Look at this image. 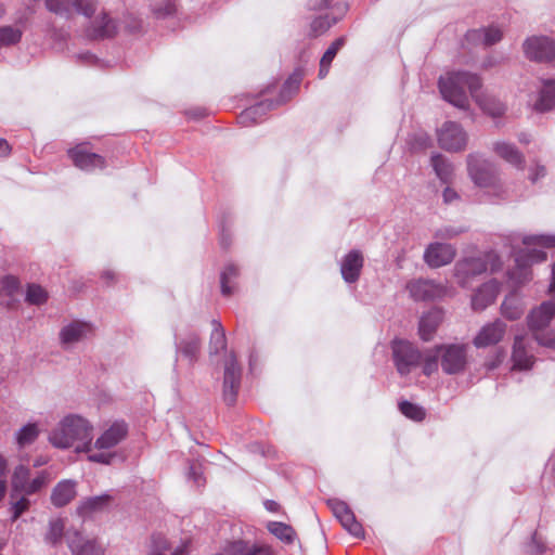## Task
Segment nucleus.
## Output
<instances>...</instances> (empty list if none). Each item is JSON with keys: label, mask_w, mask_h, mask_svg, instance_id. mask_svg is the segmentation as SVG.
<instances>
[{"label": "nucleus", "mask_w": 555, "mask_h": 555, "mask_svg": "<svg viewBox=\"0 0 555 555\" xmlns=\"http://www.w3.org/2000/svg\"><path fill=\"white\" fill-rule=\"evenodd\" d=\"M93 328L90 323L73 321L64 325L60 331V343L63 349L69 350L77 344L86 340L92 335Z\"/></svg>", "instance_id": "ddd939ff"}, {"label": "nucleus", "mask_w": 555, "mask_h": 555, "mask_svg": "<svg viewBox=\"0 0 555 555\" xmlns=\"http://www.w3.org/2000/svg\"><path fill=\"white\" fill-rule=\"evenodd\" d=\"M399 409L403 415L413 421H422L425 417L424 409L409 401L400 402Z\"/></svg>", "instance_id": "49530a36"}, {"label": "nucleus", "mask_w": 555, "mask_h": 555, "mask_svg": "<svg viewBox=\"0 0 555 555\" xmlns=\"http://www.w3.org/2000/svg\"><path fill=\"white\" fill-rule=\"evenodd\" d=\"M27 494L23 492H14L10 491V512H11V521H16L24 513H26L30 507V501L27 498Z\"/></svg>", "instance_id": "c9c22d12"}, {"label": "nucleus", "mask_w": 555, "mask_h": 555, "mask_svg": "<svg viewBox=\"0 0 555 555\" xmlns=\"http://www.w3.org/2000/svg\"><path fill=\"white\" fill-rule=\"evenodd\" d=\"M267 529L269 530L270 533H272L274 537H276L279 540L286 544L294 543L297 537L293 527L284 522L270 521L267 525Z\"/></svg>", "instance_id": "e433bc0d"}, {"label": "nucleus", "mask_w": 555, "mask_h": 555, "mask_svg": "<svg viewBox=\"0 0 555 555\" xmlns=\"http://www.w3.org/2000/svg\"><path fill=\"white\" fill-rule=\"evenodd\" d=\"M548 292L551 294H555V262L552 264L551 283L548 286Z\"/></svg>", "instance_id": "774afa93"}, {"label": "nucleus", "mask_w": 555, "mask_h": 555, "mask_svg": "<svg viewBox=\"0 0 555 555\" xmlns=\"http://www.w3.org/2000/svg\"><path fill=\"white\" fill-rule=\"evenodd\" d=\"M524 52L529 60L551 62L555 59V42L548 37L533 36L524 42Z\"/></svg>", "instance_id": "9d476101"}, {"label": "nucleus", "mask_w": 555, "mask_h": 555, "mask_svg": "<svg viewBox=\"0 0 555 555\" xmlns=\"http://www.w3.org/2000/svg\"><path fill=\"white\" fill-rule=\"evenodd\" d=\"M492 150L495 155L506 163L518 169H524L525 157L515 144L506 141H496L493 143Z\"/></svg>", "instance_id": "b1692460"}, {"label": "nucleus", "mask_w": 555, "mask_h": 555, "mask_svg": "<svg viewBox=\"0 0 555 555\" xmlns=\"http://www.w3.org/2000/svg\"><path fill=\"white\" fill-rule=\"evenodd\" d=\"M274 106L273 101L263 100L246 109L237 117L238 124L244 127L253 126L261 120L268 111Z\"/></svg>", "instance_id": "cd10ccee"}, {"label": "nucleus", "mask_w": 555, "mask_h": 555, "mask_svg": "<svg viewBox=\"0 0 555 555\" xmlns=\"http://www.w3.org/2000/svg\"><path fill=\"white\" fill-rule=\"evenodd\" d=\"M341 526L353 537L362 538L364 535V530L362 525L357 520L353 512L345 515L343 519L339 520Z\"/></svg>", "instance_id": "c03bdc74"}, {"label": "nucleus", "mask_w": 555, "mask_h": 555, "mask_svg": "<svg viewBox=\"0 0 555 555\" xmlns=\"http://www.w3.org/2000/svg\"><path fill=\"white\" fill-rule=\"evenodd\" d=\"M467 171L472 181L480 189L499 195L502 189L493 165L481 155L473 153L467 156Z\"/></svg>", "instance_id": "0eeeda50"}, {"label": "nucleus", "mask_w": 555, "mask_h": 555, "mask_svg": "<svg viewBox=\"0 0 555 555\" xmlns=\"http://www.w3.org/2000/svg\"><path fill=\"white\" fill-rule=\"evenodd\" d=\"M65 519L53 518L49 521L48 530L44 534L46 543L50 545L59 544L65 535Z\"/></svg>", "instance_id": "ea45409f"}, {"label": "nucleus", "mask_w": 555, "mask_h": 555, "mask_svg": "<svg viewBox=\"0 0 555 555\" xmlns=\"http://www.w3.org/2000/svg\"><path fill=\"white\" fill-rule=\"evenodd\" d=\"M441 366L447 374L461 372L466 364V351L461 345L441 346L438 348Z\"/></svg>", "instance_id": "2eb2a0df"}, {"label": "nucleus", "mask_w": 555, "mask_h": 555, "mask_svg": "<svg viewBox=\"0 0 555 555\" xmlns=\"http://www.w3.org/2000/svg\"><path fill=\"white\" fill-rule=\"evenodd\" d=\"M438 358L439 351H430L425 354H422L423 362V373L427 376H430L434 372L438 370Z\"/></svg>", "instance_id": "8fccbe9b"}, {"label": "nucleus", "mask_w": 555, "mask_h": 555, "mask_svg": "<svg viewBox=\"0 0 555 555\" xmlns=\"http://www.w3.org/2000/svg\"><path fill=\"white\" fill-rule=\"evenodd\" d=\"M116 31V24L106 14L98 16L93 23L89 36L94 39L111 37Z\"/></svg>", "instance_id": "473e14b6"}, {"label": "nucleus", "mask_w": 555, "mask_h": 555, "mask_svg": "<svg viewBox=\"0 0 555 555\" xmlns=\"http://www.w3.org/2000/svg\"><path fill=\"white\" fill-rule=\"evenodd\" d=\"M238 270L234 264H228L221 273V292L224 296H230L233 293L231 286L232 279L236 278Z\"/></svg>", "instance_id": "a18cd8bd"}, {"label": "nucleus", "mask_w": 555, "mask_h": 555, "mask_svg": "<svg viewBox=\"0 0 555 555\" xmlns=\"http://www.w3.org/2000/svg\"><path fill=\"white\" fill-rule=\"evenodd\" d=\"M2 286L9 295H12L18 288V280L14 276H5L2 279Z\"/></svg>", "instance_id": "4d7b16f0"}, {"label": "nucleus", "mask_w": 555, "mask_h": 555, "mask_svg": "<svg viewBox=\"0 0 555 555\" xmlns=\"http://www.w3.org/2000/svg\"><path fill=\"white\" fill-rule=\"evenodd\" d=\"M48 299V293L39 285L31 284L27 288L26 300L31 305H42Z\"/></svg>", "instance_id": "09e8293b"}, {"label": "nucleus", "mask_w": 555, "mask_h": 555, "mask_svg": "<svg viewBox=\"0 0 555 555\" xmlns=\"http://www.w3.org/2000/svg\"><path fill=\"white\" fill-rule=\"evenodd\" d=\"M512 359L515 369L528 370L532 366L534 358L531 339L528 336L515 337Z\"/></svg>", "instance_id": "6ab92c4d"}, {"label": "nucleus", "mask_w": 555, "mask_h": 555, "mask_svg": "<svg viewBox=\"0 0 555 555\" xmlns=\"http://www.w3.org/2000/svg\"><path fill=\"white\" fill-rule=\"evenodd\" d=\"M417 147L426 149L429 145V138L426 134H418L415 137Z\"/></svg>", "instance_id": "e2e57ef3"}, {"label": "nucleus", "mask_w": 555, "mask_h": 555, "mask_svg": "<svg viewBox=\"0 0 555 555\" xmlns=\"http://www.w3.org/2000/svg\"><path fill=\"white\" fill-rule=\"evenodd\" d=\"M111 500L112 498L108 494L83 499L77 506L76 512L82 518L91 517L92 515L106 509L111 503Z\"/></svg>", "instance_id": "bb28decb"}, {"label": "nucleus", "mask_w": 555, "mask_h": 555, "mask_svg": "<svg viewBox=\"0 0 555 555\" xmlns=\"http://www.w3.org/2000/svg\"><path fill=\"white\" fill-rule=\"evenodd\" d=\"M455 257V248L450 244L431 243L424 253V261L430 268H440L449 264Z\"/></svg>", "instance_id": "f3484780"}, {"label": "nucleus", "mask_w": 555, "mask_h": 555, "mask_svg": "<svg viewBox=\"0 0 555 555\" xmlns=\"http://www.w3.org/2000/svg\"><path fill=\"white\" fill-rule=\"evenodd\" d=\"M502 31L500 28L490 26L482 29L469 30L466 35L468 41H481L485 46H492L502 39Z\"/></svg>", "instance_id": "2f4dec72"}, {"label": "nucleus", "mask_w": 555, "mask_h": 555, "mask_svg": "<svg viewBox=\"0 0 555 555\" xmlns=\"http://www.w3.org/2000/svg\"><path fill=\"white\" fill-rule=\"evenodd\" d=\"M69 156L76 167L81 170L92 171L96 168H104V158L95 153L87 151L85 145H78L69 151Z\"/></svg>", "instance_id": "aec40b11"}, {"label": "nucleus", "mask_w": 555, "mask_h": 555, "mask_svg": "<svg viewBox=\"0 0 555 555\" xmlns=\"http://www.w3.org/2000/svg\"><path fill=\"white\" fill-rule=\"evenodd\" d=\"M529 547V552L532 554H540L544 551V546L537 542L535 537H533L532 543Z\"/></svg>", "instance_id": "69168bd1"}, {"label": "nucleus", "mask_w": 555, "mask_h": 555, "mask_svg": "<svg viewBox=\"0 0 555 555\" xmlns=\"http://www.w3.org/2000/svg\"><path fill=\"white\" fill-rule=\"evenodd\" d=\"M177 353L184 357L193 365L201 351V340L197 334L190 333L186 337L179 339L176 337Z\"/></svg>", "instance_id": "393cba45"}, {"label": "nucleus", "mask_w": 555, "mask_h": 555, "mask_svg": "<svg viewBox=\"0 0 555 555\" xmlns=\"http://www.w3.org/2000/svg\"><path fill=\"white\" fill-rule=\"evenodd\" d=\"M169 550L167 539L162 534H154L152 537L151 550L149 555H164Z\"/></svg>", "instance_id": "3c124183"}, {"label": "nucleus", "mask_w": 555, "mask_h": 555, "mask_svg": "<svg viewBox=\"0 0 555 555\" xmlns=\"http://www.w3.org/2000/svg\"><path fill=\"white\" fill-rule=\"evenodd\" d=\"M30 477V469L25 465H17L11 478V491L23 492Z\"/></svg>", "instance_id": "a19ab883"}, {"label": "nucleus", "mask_w": 555, "mask_h": 555, "mask_svg": "<svg viewBox=\"0 0 555 555\" xmlns=\"http://www.w3.org/2000/svg\"><path fill=\"white\" fill-rule=\"evenodd\" d=\"M345 44V38L340 37L336 39L325 51L323 54L321 61H320V70H319V77L324 78L330 70L331 63L335 59L337 52L341 49V47Z\"/></svg>", "instance_id": "58836bf2"}, {"label": "nucleus", "mask_w": 555, "mask_h": 555, "mask_svg": "<svg viewBox=\"0 0 555 555\" xmlns=\"http://www.w3.org/2000/svg\"><path fill=\"white\" fill-rule=\"evenodd\" d=\"M392 356L400 375H408L420 365L422 353L409 341L395 340L392 343Z\"/></svg>", "instance_id": "6e6552de"}, {"label": "nucleus", "mask_w": 555, "mask_h": 555, "mask_svg": "<svg viewBox=\"0 0 555 555\" xmlns=\"http://www.w3.org/2000/svg\"><path fill=\"white\" fill-rule=\"evenodd\" d=\"M555 313V301H544L528 315V325L534 340L544 347L555 348V332L546 330Z\"/></svg>", "instance_id": "423d86ee"}, {"label": "nucleus", "mask_w": 555, "mask_h": 555, "mask_svg": "<svg viewBox=\"0 0 555 555\" xmlns=\"http://www.w3.org/2000/svg\"><path fill=\"white\" fill-rule=\"evenodd\" d=\"M189 554V542L185 541L181 545L177 546L171 555H188Z\"/></svg>", "instance_id": "680f3d73"}, {"label": "nucleus", "mask_w": 555, "mask_h": 555, "mask_svg": "<svg viewBox=\"0 0 555 555\" xmlns=\"http://www.w3.org/2000/svg\"><path fill=\"white\" fill-rule=\"evenodd\" d=\"M328 505H330L333 514L335 515V517L338 520L343 519L345 517V515H347L350 512H352L350 509V507L347 505V503H345L344 501L330 500L328 501Z\"/></svg>", "instance_id": "864d4df0"}, {"label": "nucleus", "mask_w": 555, "mask_h": 555, "mask_svg": "<svg viewBox=\"0 0 555 555\" xmlns=\"http://www.w3.org/2000/svg\"><path fill=\"white\" fill-rule=\"evenodd\" d=\"M506 332V324L501 320H495L483 325L474 338V345L477 348H485L495 345L502 340Z\"/></svg>", "instance_id": "a211bd4d"}, {"label": "nucleus", "mask_w": 555, "mask_h": 555, "mask_svg": "<svg viewBox=\"0 0 555 555\" xmlns=\"http://www.w3.org/2000/svg\"><path fill=\"white\" fill-rule=\"evenodd\" d=\"M212 331L209 340V350L211 354H217L227 347V338L221 323L212 320Z\"/></svg>", "instance_id": "4c0bfd02"}, {"label": "nucleus", "mask_w": 555, "mask_h": 555, "mask_svg": "<svg viewBox=\"0 0 555 555\" xmlns=\"http://www.w3.org/2000/svg\"><path fill=\"white\" fill-rule=\"evenodd\" d=\"M465 230L463 228H455V227H443L436 231L435 236L438 238H453L457 236L459 234L463 233Z\"/></svg>", "instance_id": "5fc2aeb1"}, {"label": "nucleus", "mask_w": 555, "mask_h": 555, "mask_svg": "<svg viewBox=\"0 0 555 555\" xmlns=\"http://www.w3.org/2000/svg\"><path fill=\"white\" fill-rule=\"evenodd\" d=\"M216 555H273V551L269 545L236 540L228 542L222 552Z\"/></svg>", "instance_id": "412c9836"}, {"label": "nucleus", "mask_w": 555, "mask_h": 555, "mask_svg": "<svg viewBox=\"0 0 555 555\" xmlns=\"http://www.w3.org/2000/svg\"><path fill=\"white\" fill-rule=\"evenodd\" d=\"M415 300H435L447 295V287L433 280L418 279L411 281L406 286Z\"/></svg>", "instance_id": "4468645a"}, {"label": "nucleus", "mask_w": 555, "mask_h": 555, "mask_svg": "<svg viewBox=\"0 0 555 555\" xmlns=\"http://www.w3.org/2000/svg\"><path fill=\"white\" fill-rule=\"evenodd\" d=\"M546 175V169L544 166L542 165H534L533 167L530 168V175H529V179L531 182H537L540 178H543L544 176Z\"/></svg>", "instance_id": "13d9d810"}, {"label": "nucleus", "mask_w": 555, "mask_h": 555, "mask_svg": "<svg viewBox=\"0 0 555 555\" xmlns=\"http://www.w3.org/2000/svg\"><path fill=\"white\" fill-rule=\"evenodd\" d=\"M46 8L57 15L69 16L73 13H80L87 17L95 11L93 0H44Z\"/></svg>", "instance_id": "9b49d317"}, {"label": "nucleus", "mask_w": 555, "mask_h": 555, "mask_svg": "<svg viewBox=\"0 0 555 555\" xmlns=\"http://www.w3.org/2000/svg\"><path fill=\"white\" fill-rule=\"evenodd\" d=\"M176 12V5L170 0H164L159 4L154 5L153 13L157 18H165Z\"/></svg>", "instance_id": "603ef678"}, {"label": "nucleus", "mask_w": 555, "mask_h": 555, "mask_svg": "<svg viewBox=\"0 0 555 555\" xmlns=\"http://www.w3.org/2000/svg\"><path fill=\"white\" fill-rule=\"evenodd\" d=\"M430 162L436 176L442 183L449 184L453 181V165L443 155L434 154Z\"/></svg>", "instance_id": "7c9ffc66"}, {"label": "nucleus", "mask_w": 555, "mask_h": 555, "mask_svg": "<svg viewBox=\"0 0 555 555\" xmlns=\"http://www.w3.org/2000/svg\"><path fill=\"white\" fill-rule=\"evenodd\" d=\"M330 1L331 0H309L308 8H309V10H314V11L323 10L328 7Z\"/></svg>", "instance_id": "052dcab7"}, {"label": "nucleus", "mask_w": 555, "mask_h": 555, "mask_svg": "<svg viewBox=\"0 0 555 555\" xmlns=\"http://www.w3.org/2000/svg\"><path fill=\"white\" fill-rule=\"evenodd\" d=\"M128 425L124 421H114L92 441L93 450L88 452L90 462L111 465L116 456L114 449L127 437Z\"/></svg>", "instance_id": "20e7f679"}, {"label": "nucleus", "mask_w": 555, "mask_h": 555, "mask_svg": "<svg viewBox=\"0 0 555 555\" xmlns=\"http://www.w3.org/2000/svg\"><path fill=\"white\" fill-rule=\"evenodd\" d=\"M300 81H301V75L298 73H295L284 83L283 92L288 91V90H296L298 88Z\"/></svg>", "instance_id": "bf43d9fd"}, {"label": "nucleus", "mask_w": 555, "mask_h": 555, "mask_svg": "<svg viewBox=\"0 0 555 555\" xmlns=\"http://www.w3.org/2000/svg\"><path fill=\"white\" fill-rule=\"evenodd\" d=\"M93 425L82 415L70 413L55 425L49 435V442L62 450L74 448L76 453L93 450Z\"/></svg>", "instance_id": "7ed1b4c3"}, {"label": "nucleus", "mask_w": 555, "mask_h": 555, "mask_svg": "<svg viewBox=\"0 0 555 555\" xmlns=\"http://www.w3.org/2000/svg\"><path fill=\"white\" fill-rule=\"evenodd\" d=\"M22 30L13 26L0 27V48L10 47L20 42L22 38Z\"/></svg>", "instance_id": "79ce46f5"}, {"label": "nucleus", "mask_w": 555, "mask_h": 555, "mask_svg": "<svg viewBox=\"0 0 555 555\" xmlns=\"http://www.w3.org/2000/svg\"><path fill=\"white\" fill-rule=\"evenodd\" d=\"M502 267V261L494 251L486 253L479 257H469L459 260L454 266V278L462 287H469L474 280L490 270L495 272Z\"/></svg>", "instance_id": "39448f33"}, {"label": "nucleus", "mask_w": 555, "mask_h": 555, "mask_svg": "<svg viewBox=\"0 0 555 555\" xmlns=\"http://www.w3.org/2000/svg\"><path fill=\"white\" fill-rule=\"evenodd\" d=\"M50 481V474L47 470L40 472L34 479L28 480L26 488L23 493L33 495L44 488Z\"/></svg>", "instance_id": "37998d69"}, {"label": "nucleus", "mask_w": 555, "mask_h": 555, "mask_svg": "<svg viewBox=\"0 0 555 555\" xmlns=\"http://www.w3.org/2000/svg\"><path fill=\"white\" fill-rule=\"evenodd\" d=\"M66 539L72 555H104V548L95 539L86 538L79 531H67Z\"/></svg>", "instance_id": "dca6fc26"}, {"label": "nucleus", "mask_w": 555, "mask_h": 555, "mask_svg": "<svg viewBox=\"0 0 555 555\" xmlns=\"http://www.w3.org/2000/svg\"><path fill=\"white\" fill-rule=\"evenodd\" d=\"M338 18L330 20L328 15L319 16L314 18L311 23L310 30L311 35L317 37L323 33H325L332 25L336 24Z\"/></svg>", "instance_id": "de8ad7c7"}, {"label": "nucleus", "mask_w": 555, "mask_h": 555, "mask_svg": "<svg viewBox=\"0 0 555 555\" xmlns=\"http://www.w3.org/2000/svg\"><path fill=\"white\" fill-rule=\"evenodd\" d=\"M439 90L446 101L461 109L468 107V90L478 106L488 115L499 117L505 112V105L501 101L481 91V80L476 74L449 73L440 77Z\"/></svg>", "instance_id": "f257e3e1"}, {"label": "nucleus", "mask_w": 555, "mask_h": 555, "mask_svg": "<svg viewBox=\"0 0 555 555\" xmlns=\"http://www.w3.org/2000/svg\"><path fill=\"white\" fill-rule=\"evenodd\" d=\"M511 255L515 259V268L508 271V280L519 286L532 279L531 266L546 260V253L538 247L555 246L553 235H514L509 238Z\"/></svg>", "instance_id": "f03ea898"}, {"label": "nucleus", "mask_w": 555, "mask_h": 555, "mask_svg": "<svg viewBox=\"0 0 555 555\" xmlns=\"http://www.w3.org/2000/svg\"><path fill=\"white\" fill-rule=\"evenodd\" d=\"M500 292V284L495 280L485 283L472 297V308L482 311L494 302Z\"/></svg>", "instance_id": "4be33fe9"}, {"label": "nucleus", "mask_w": 555, "mask_h": 555, "mask_svg": "<svg viewBox=\"0 0 555 555\" xmlns=\"http://www.w3.org/2000/svg\"><path fill=\"white\" fill-rule=\"evenodd\" d=\"M439 146L448 152H460L466 147L467 133L455 121H446L437 131Z\"/></svg>", "instance_id": "1a4fd4ad"}, {"label": "nucleus", "mask_w": 555, "mask_h": 555, "mask_svg": "<svg viewBox=\"0 0 555 555\" xmlns=\"http://www.w3.org/2000/svg\"><path fill=\"white\" fill-rule=\"evenodd\" d=\"M363 267V257L359 250H351L347 254L340 264V271L347 283H354Z\"/></svg>", "instance_id": "5701e85b"}, {"label": "nucleus", "mask_w": 555, "mask_h": 555, "mask_svg": "<svg viewBox=\"0 0 555 555\" xmlns=\"http://www.w3.org/2000/svg\"><path fill=\"white\" fill-rule=\"evenodd\" d=\"M242 369L234 356H230L224 365L223 377V400L227 405L236 402L237 392L241 386Z\"/></svg>", "instance_id": "f8f14e48"}, {"label": "nucleus", "mask_w": 555, "mask_h": 555, "mask_svg": "<svg viewBox=\"0 0 555 555\" xmlns=\"http://www.w3.org/2000/svg\"><path fill=\"white\" fill-rule=\"evenodd\" d=\"M8 460L0 454V479H4L8 473Z\"/></svg>", "instance_id": "0e129e2a"}, {"label": "nucleus", "mask_w": 555, "mask_h": 555, "mask_svg": "<svg viewBox=\"0 0 555 555\" xmlns=\"http://www.w3.org/2000/svg\"><path fill=\"white\" fill-rule=\"evenodd\" d=\"M442 199L444 204H456L461 201V195L451 186H446L442 192Z\"/></svg>", "instance_id": "6e6d98bb"}, {"label": "nucleus", "mask_w": 555, "mask_h": 555, "mask_svg": "<svg viewBox=\"0 0 555 555\" xmlns=\"http://www.w3.org/2000/svg\"><path fill=\"white\" fill-rule=\"evenodd\" d=\"M441 319V312L436 309L428 311L421 318L418 331L423 340L428 341L433 338Z\"/></svg>", "instance_id": "c756f323"}, {"label": "nucleus", "mask_w": 555, "mask_h": 555, "mask_svg": "<svg viewBox=\"0 0 555 555\" xmlns=\"http://www.w3.org/2000/svg\"><path fill=\"white\" fill-rule=\"evenodd\" d=\"M41 434V427L39 422H28L17 429L14 434V441L18 450H23L39 438Z\"/></svg>", "instance_id": "c85d7f7f"}, {"label": "nucleus", "mask_w": 555, "mask_h": 555, "mask_svg": "<svg viewBox=\"0 0 555 555\" xmlns=\"http://www.w3.org/2000/svg\"><path fill=\"white\" fill-rule=\"evenodd\" d=\"M77 482L69 479H64L57 482L51 493V503L55 507H63L70 503L76 494Z\"/></svg>", "instance_id": "a878e982"}, {"label": "nucleus", "mask_w": 555, "mask_h": 555, "mask_svg": "<svg viewBox=\"0 0 555 555\" xmlns=\"http://www.w3.org/2000/svg\"><path fill=\"white\" fill-rule=\"evenodd\" d=\"M555 106V80L546 81L540 92L538 101L533 105V109L543 113Z\"/></svg>", "instance_id": "72a5a7b5"}, {"label": "nucleus", "mask_w": 555, "mask_h": 555, "mask_svg": "<svg viewBox=\"0 0 555 555\" xmlns=\"http://www.w3.org/2000/svg\"><path fill=\"white\" fill-rule=\"evenodd\" d=\"M10 151L9 143L4 139H0V157L8 156Z\"/></svg>", "instance_id": "338daca9"}, {"label": "nucleus", "mask_w": 555, "mask_h": 555, "mask_svg": "<svg viewBox=\"0 0 555 555\" xmlns=\"http://www.w3.org/2000/svg\"><path fill=\"white\" fill-rule=\"evenodd\" d=\"M524 304L516 293H512L504 299L501 306L503 317L508 320H518L524 313Z\"/></svg>", "instance_id": "f704fd0d"}]
</instances>
